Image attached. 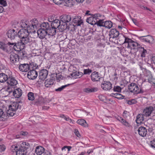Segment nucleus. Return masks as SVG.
Instances as JSON below:
<instances>
[{
	"instance_id": "obj_22",
	"label": "nucleus",
	"mask_w": 155,
	"mask_h": 155,
	"mask_svg": "<svg viewBox=\"0 0 155 155\" xmlns=\"http://www.w3.org/2000/svg\"><path fill=\"white\" fill-rule=\"evenodd\" d=\"M22 94L21 90L18 88L14 90L12 94L15 98H18L21 96Z\"/></svg>"
},
{
	"instance_id": "obj_49",
	"label": "nucleus",
	"mask_w": 155,
	"mask_h": 155,
	"mask_svg": "<svg viewBox=\"0 0 155 155\" xmlns=\"http://www.w3.org/2000/svg\"><path fill=\"white\" fill-rule=\"evenodd\" d=\"M137 102V101L135 99H131L127 101V103L129 105L135 104Z\"/></svg>"
},
{
	"instance_id": "obj_50",
	"label": "nucleus",
	"mask_w": 155,
	"mask_h": 155,
	"mask_svg": "<svg viewBox=\"0 0 155 155\" xmlns=\"http://www.w3.org/2000/svg\"><path fill=\"white\" fill-rule=\"evenodd\" d=\"M98 98L101 101L106 102V97L102 94H100L98 96Z\"/></svg>"
},
{
	"instance_id": "obj_43",
	"label": "nucleus",
	"mask_w": 155,
	"mask_h": 155,
	"mask_svg": "<svg viewBox=\"0 0 155 155\" xmlns=\"http://www.w3.org/2000/svg\"><path fill=\"white\" fill-rule=\"evenodd\" d=\"M111 96L116 97L118 99L122 98L123 96L119 93H112L111 94Z\"/></svg>"
},
{
	"instance_id": "obj_12",
	"label": "nucleus",
	"mask_w": 155,
	"mask_h": 155,
	"mask_svg": "<svg viewBox=\"0 0 155 155\" xmlns=\"http://www.w3.org/2000/svg\"><path fill=\"white\" fill-rule=\"evenodd\" d=\"M112 84L109 81H104L101 84V87L104 90L108 91L112 88Z\"/></svg>"
},
{
	"instance_id": "obj_14",
	"label": "nucleus",
	"mask_w": 155,
	"mask_h": 155,
	"mask_svg": "<svg viewBox=\"0 0 155 155\" xmlns=\"http://www.w3.org/2000/svg\"><path fill=\"white\" fill-rule=\"evenodd\" d=\"M91 77V80L94 82L99 81L101 77L100 74L95 71L92 73Z\"/></svg>"
},
{
	"instance_id": "obj_30",
	"label": "nucleus",
	"mask_w": 155,
	"mask_h": 155,
	"mask_svg": "<svg viewBox=\"0 0 155 155\" xmlns=\"http://www.w3.org/2000/svg\"><path fill=\"white\" fill-rule=\"evenodd\" d=\"M143 114H138L136 118V121L137 124L141 123L144 120Z\"/></svg>"
},
{
	"instance_id": "obj_60",
	"label": "nucleus",
	"mask_w": 155,
	"mask_h": 155,
	"mask_svg": "<svg viewBox=\"0 0 155 155\" xmlns=\"http://www.w3.org/2000/svg\"><path fill=\"white\" fill-rule=\"evenodd\" d=\"M74 133L75 135L78 137H80V135L78 131V130H77L75 129L74 130Z\"/></svg>"
},
{
	"instance_id": "obj_42",
	"label": "nucleus",
	"mask_w": 155,
	"mask_h": 155,
	"mask_svg": "<svg viewBox=\"0 0 155 155\" xmlns=\"http://www.w3.org/2000/svg\"><path fill=\"white\" fill-rule=\"evenodd\" d=\"M14 88L13 87L9 85L6 88L5 91L8 92L9 94H10L11 93H13V92L14 90Z\"/></svg>"
},
{
	"instance_id": "obj_9",
	"label": "nucleus",
	"mask_w": 155,
	"mask_h": 155,
	"mask_svg": "<svg viewBox=\"0 0 155 155\" xmlns=\"http://www.w3.org/2000/svg\"><path fill=\"white\" fill-rule=\"evenodd\" d=\"M71 19L72 17L70 15H62L60 17L61 21L63 23H65V25H64L65 27H66V28L67 26V23L69 22L71 20Z\"/></svg>"
},
{
	"instance_id": "obj_21",
	"label": "nucleus",
	"mask_w": 155,
	"mask_h": 155,
	"mask_svg": "<svg viewBox=\"0 0 155 155\" xmlns=\"http://www.w3.org/2000/svg\"><path fill=\"white\" fill-rule=\"evenodd\" d=\"M48 74V71L45 69L41 70L39 73V79L42 80H44L47 77Z\"/></svg>"
},
{
	"instance_id": "obj_52",
	"label": "nucleus",
	"mask_w": 155,
	"mask_h": 155,
	"mask_svg": "<svg viewBox=\"0 0 155 155\" xmlns=\"http://www.w3.org/2000/svg\"><path fill=\"white\" fill-rule=\"evenodd\" d=\"M122 88L119 86H115L113 88V90L114 92H120Z\"/></svg>"
},
{
	"instance_id": "obj_10",
	"label": "nucleus",
	"mask_w": 155,
	"mask_h": 155,
	"mask_svg": "<svg viewBox=\"0 0 155 155\" xmlns=\"http://www.w3.org/2000/svg\"><path fill=\"white\" fill-rule=\"evenodd\" d=\"M153 110V109L152 107H147L143 110V113L144 116L146 117H148L150 116Z\"/></svg>"
},
{
	"instance_id": "obj_29",
	"label": "nucleus",
	"mask_w": 155,
	"mask_h": 155,
	"mask_svg": "<svg viewBox=\"0 0 155 155\" xmlns=\"http://www.w3.org/2000/svg\"><path fill=\"white\" fill-rule=\"evenodd\" d=\"M8 77L5 73L0 74V82L1 83H4L7 81Z\"/></svg>"
},
{
	"instance_id": "obj_48",
	"label": "nucleus",
	"mask_w": 155,
	"mask_h": 155,
	"mask_svg": "<svg viewBox=\"0 0 155 155\" xmlns=\"http://www.w3.org/2000/svg\"><path fill=\"white\" fill-rule=\"evenodd\" d=\"M68 85H69V84L63 85L61 87L58 88L56 89H55V91L57 92H61L64 89L65 87L68 86Z\"/></svg>"
},
{
	"instance_id": "obj_33",
	"label": "nucleus",
	"mask_w": 155,
	"mask_h": 155,
	"mask_svg": "<svg viewBox=\"0 0 155 155\" xmlns=\"http://www.w3.org/2000/svg\"><path fill=\"white\" fill-rule=\"evenodd\" d=\"M116 118L120 121L124 125L129 127V124L125 119L122 118V117L118 116L116 117Z\"/></svg>"
},
{
	"instance_id": "obj_8",
	"label": "nucleus",
	"mask_w": 155,
	"mask_h": 155,
	"mask_svg": "<svg viewBox=\"0 0 155 155\" xmlns=\"http://www.w3.org/2000/svg\"><path fill=\"white\" fill-rule=\"evenodd\" d=\"M120 35L119 32L115 29H112L109 31V35L110 36L109 40L111 41L112 40V39L117 38L119 37Z\"/></svg>"
},
{
	"instance_id": "obj_11",
	"label": "nucleus",
	"mask_w": 155,
	"mask_h": 155,
	"mask_svg": "<svg viewBox=\"0 0 155 155\" xmlns=\"http://www.w3.org/2000/svg\"><path fill=\"white\" fill-rule=\"evenodd\" d=\"M18 35V33L14 29L9 30L7 33L8 37L11 39H14Z\"/></svg>"
},
{
	"instance_id": "obj_20",
	"label": "nucleus",
	"mask_w": 155,
	"mask_h": 155,
	"mask_svg": "<svg viewBox=\"0 0 155 155\" xmlns=\"http://www.w3.org/2000/svg\"><path fill=\"white\" fill-rule=\"evenodd\" d=\"M10 59L11 62L14 63L19 61V57L17 54L13 53L10 55Z\"/></svg>"
},
{
	"instance_id": "obj_4",
	"label": "nucleus",
	"mask_w": 155,
	"mask_h": 155,
	"mask_svg": "<svg viewBox=\"0 0 155 155\" xmlns=\"http://www.w3.org/2000/svg\"><path fill=\"white\" fill-rule=\"evenodd\" d=\"M28 143L25 142H23L20 144L16 151V155H26L27 149H28Z\"/></svg>"
},
{
	"instance_id": "obj_13",
	"label": "nucleus",
	"mask_w": 155,
	"mask_h": 155,
	"mask_svg": "<svg viewBox=\"0 0 155 155\" xmlns=\"http://www.w3.org/2000/svg\"><path fill=\"white\" fill-rule=\"evenodd\" d=\"M38 76V72L36 71L33 70L29 71L27 74L28 78L30 79H35Z\"/></svg>"
},
{
	"instance_id": "obj_25",
	"label": "nucleus",
	"mask_w": 155,
	"mask_h": 155,
	"mask_svg": "<svg viewBox=\"0 0 155 155\" xmlns=\"http://www.w3.org/2000/svg\"><path fill=\"white\" fill-rule=\"evenodd\" d=\"M45 151L44 148L41 146H38L36 147L35 153L37 155H41Z\"/></svg>"
},
{
	"instance_id": "obj_53",
	"label": "nucleus",
	"mask_w": 155,
	"mask_h": 155,
	"mask_svg": "<svg viewBox=\"0 0 155 155\" xmlns=\"http://www.w3.org/2000/svg\"><path fill=\"white\" fill-rule=\"evenodd\" d=\"M92 70L89 68L84 69L83 74L89 75L92 72Z\"/></svg>"
},
{
	"instance_id": "obj_15",
	"label": "nucleus",
	"mask_w": 155,
	"mask_h": 155,
	"mask_svg": "<svg viewBox=\"0 0 155 155\" xmlns=\"http://www.w3.org/2000/svg\"><path fill=\"white\" fill-rule=\"evenodd\" d=\"M80 16H75L72 18V23L75 24L76 26H80L83 23L82 20Z\"/></svg>"
},
{
	"instance_id": "obj_23",
	"label": "nucleus",
	"mask_w": 155,
	"mask_h": 155,
	"mask_svg": "<svg viewBox=\"0 0 155 155\" xmlns=\"http://www.w3.org/2000/svg\"><path fill=\"white\" fill-rule=\"evenodd\" d=\"M20 25L21 28H26L28 30H29L28 27H30L28 21L25 20H22L20 23Z\"/></svg>"
},
{
	"instance_id": "obj_63",
	"label": "nucleus",
	"mask_w": 155,
	"mask_h": 155,
	"mask_svg": "<svg viewBox=\"0 0 155 155\" xmlns=\"http://www.w3.org/2000/svg\"><path fill=\"white\" fill-rule=\"evenodd\" d=\"M104 46L103 45H101V46H97V48L98 49V50H100V48L101 49V50L102 51L103 50V49L104 48Z\"/></svg>"
},
{
	"instance_id": "obj_19",
	"label": "nucleus",
	"mask_w": 155,
	"mask_h": 155,
	"mask_svg": "<svg viewBox=\"0 0 155 155\" xmlns=\"http://www.w3.org/2000/svg\"><path fill=\"white\" fill-rule=\"evenodd\" d=\"M138 131L139 135L142 137H145L147 134V130L146 128L144 127H140Z\"/></svg>"
},
{
	"instance_id": "obj_57",
	"label": "nucleus",
	"mask_w": 155,
	"mask_h": 155,
	"mask_svg": "<svg viewBox=\"0 0 155 155\" xmlns=\"http://www.w3.org/2000/svg\"><path fill=\"white\" fill-rule=\"evenodd\" d=\"M94 16V17H95V18H96V19L97 20L98 19V20L101 17V15L100 14H96L93 15Z\"/></svg>"
},
{
	"instance_id": "obj_6",
	"label": "nucleus",
	"mask_w": 155,
	"mask_h": 155,
	"mask_svg": "<svg viewBox=\"0 0 155 155\" xmlns=\"http://www.w3.org/2000/svg\"><path fill=\"white\" fill-rule=\"evenodd\" d=\"M51 26L56 29L59 28V29L60 28L63 30L66 29L64 25H63L62 24L61 25V21L58 19H55L51 23Z\"/></svg>"
},
{
	"instance_id": "obj_56",
	"label": "nucleus",
	"mask_w": 155,
	"mask_h": 155,
	"mask_svg": "<svg viewBox=\"0 0 155 155\" xmlns=\"http://www.w3.org/2000/svg\"><path fill=\"white\" fill-rule=\"evenodd\" d=\"M0 4L3 6H5L7 5L6 2L4 0H0Z\"/></svg>"
},
{
	"instance_id": "obj_37",
	"label": "nucleus",
	"mask_w": 155,
	"mask_h": 155,
	"mask_svg": "<svg viewBox=\"0 0 155 155\" xmlns=\"http://www.w3.org/2000/svg\"><path fill=\"white\" fill-rule=\"evenodd\" d=\"M112 26L113 23L111 21H104V27L105 28L110 29L112 27Z\"/></svg>"
},
{
	"instance_id": "obj_1",
	"label": "nucleus",
	"mask_w": 155,
	"mask_h": 155,
	"mask_svg": "<svg viewBox=\"0 0 155 155\" xmlns=\"http://www.w3.org/2000/svg\"><path fill=\"white\" fill-rule=\"evenodd\" d=\"M123 40H124V43L126 44L128 48H130L131 50L133 49H137L140 47V45L138 44L137 42L134 41L128 38L125 37L121 35L120 36Z\"/></svg>"
},
{
	"instance_id": "obj_36",
	"label": "nucleus",
	"mask_w": 155,
	"mask_h": 155,
	"mask_svg": "<svg viewBox=\"0 0 155 155\" xmlns=\"http://www.w3.org/2000/svg\"><path fill=\"white\" fill-rule=\"evenodd\" d=\"M77 123L83 126L86 127L88 126V124L86 122V121L84 119H79L77 121Z\"/></svg>"
},
{
	"instance_id": "obj_64",
	"label": "nucleus",
	"mask_w": 155,
	"mask_h": 155,
	"mask_svg": "<svg viewBox=\"0 0 155 155\" xmlns=\"http://www.w3.org/2000/svg\"><path fill=\"white\" fill-rule=\"evenodd\" d=\"M28 134V132L26 131H22L20 133L21 135H24V136L26 135L27 134Z\"/></svg>"
},
{
	"instance_id": "obj_45",
	"label": "nucleus",
	"mask_w": 155,
	"mask_h": 155,
	"mask_svg": "<svg viewBox=\"0 0 155 155\" xmlns=\"http://www.w3.org/2000/svg\"><path fill=\"white\" fill-rule=\"evenodd\" d=\"M28 99L31 101H33L35 98L34 93L31 92H29L28 93Z\"/></svg>"
},
{
	"instance_id": "obj_31",
	"label": "nucleus",
	"mask_w": 155,
	"mask_h": 155,
	"mask_svg": "<svg viewBox=\"0 0 155 155\" xmlns=\"http://www.w3.org/2000/svg\"><path fill=\"white\" fill-rule=\"evenodd\" d=\"M63 3L64 5L67 7H71L74 5L73 0H63Z\"/></svg>"
},
{
	"instance_id": "obj_62",
	"label": "nucleus",
	"mask_w": 155,
	"mask_h": 155,
	"mask_svg": "<svg viewBox=\"0 0 155 155\" xmlns=\"http://www.w3.org/2000/svg\"><path fill=\"white\" fill-rule=\"evenodd\" d=\"M54 20L53 18V16H51V17H49L48 18V20L49 21L52 22V23L53 22V21H54Z\"/></svg>"
},
{
	"instance_id": "obj_17",
	"label": "nucleus",
	"mask_w": 155,
	"mask_h": 155,
	"mask_svg": "<svg viewBox=\"0 0 155 155\" xmlns=\"http://www.w3.org/2000/svg\"><path fill=\"white\" fill-rule=\"evenodd\" d=\"M19 70L22 72H27L30 68V66L28 64H20L18 66Z\"/></svg>"
},
{
	"instance_id": "obj_3",
	"label": "nucleus",
	"mask_w": 155,
	"mask_h": 155,
	"mask_svg": "<svg viewBox=\"0 0 155 155\" xmlns=\"http://www.w3.org/2000/svg\"><path fill=\"white\" fill-rule=\"evenodd\" d=\"M128 89L130 91L133 93L134 94L143 93L144 92L140 87L135 83H132L130 84L128 86Z\"/></svg>"
},
{
	"instance_id": "obj_16",
	"label": "nucleus",
	"mask_w": 155,
	"mask_h": 155,
	"mask_svg": "<svg viewBox=\"0 0 155 155\" xmlns=\"http://www.w3.org/2000/svg\"><path fill=\"white\" fill-rule=\"evenodd\" d=\"M37 34L39 37L41 39H43L48 35L47 32L45 29L40 28L37 31Z\"/></svg>"
},
{
	"instance_id": "obj_27",
	"label": "nucleus",
	"mask_w": 155,
	"mask_h": 155,
	"mask_svg": "<svg viewBox=\"0 0 155 155\" xmlns=\"http://www.w3.org/2000/svg\"><path fill=\"white\" fill-rule=\"evenodd\" d=\"M97 91V87H90L88 88H84L83 89L84 92L87 93L94 92Z\"/></svg>"
},
{
	"instance_id": "obj_26",
	"label": "nucleus",
	"mask_w": 155,
	"mask_h": 155,
	"mask_svg": "<svg viewBox=\"0 0 155 155\" xmlns=\"http://www.w3.org/2000/svg\"><path fill=\"white\" fill-rule=\"evenodd\" d=\"M56 28L53 27H49V29H48L47 32L48 35L53 36L55 35L56 32Z\"/></svg>"
},
{
	"instance_id": "obj_2",
	"label": "nucleus",
	"mask_w": 155,
	"mask_h": 155,
	"mask_svg": "<svg viewBox=\"0 0 155 155\" xmlns=\"http://www.w3.org/2000/svg\"><path fill=\"white\" fill-rule=\"evenodd\" d=\"M20 41V42H19L18 44H20V50L23 49L26 44H28L30 45L32 43L34 44L35 42V38L29 36L21 39Z\"/></svg>"
},
{
	"instance_id": "obj_46",
	"label": "nucleus",
	"mask_w": 155,
	"mask_h": 155,
	"mask_svg": "<svg viewBox=\"0 0 155 155\" xmlns=\"http://www.w3.org/2000/svg\"><path fill=\"white\" fill-rule=\"evenodd\" d=\"M19 145H12L11 147V150L12 152H15L16 154V151L18 150V148L19 147Z\"/></svg>"
},
{
	"instance_id": "obj_7",
	"label": "nucleus",
	"mask_w": 155,
	"mask_h": 155,
	"mask_svg": "<svg viewBox=\"0 0 155 155\" xmlns=\"http://www.w3.org/2000/svg\"><path fill=\"white\" fill-rule=\"evenodd\" d=\"M30 30H26L25 29H22L18 33V37L21 38V39H23L28 36L30 33L32 32H30Z\"/></svg>"
},
{
	"instance_id": "obj_24",
	"label": "nucleus",
	"mask_w": 155,
	"mask_h": 155,
	"mask_svg": "<svg viewBox=\"0 0 155 155\" xmlns=\"http://www.w3.org/2000/svg\"><path fill=\"white\" fill-rule=\"evenodd\" d=\"M86 21L89 24L92 25H94L96 24V23H97V20L95 17H94V15H92L91 16L87 19Z\"/></svg>"
},
{
	"instance_id": "obj_38",
	"label": "nucleus",
	"mask_w": 155,
	"mask_h": 155,
	"mask_svg": "<svg viewBox=\"0 0 155 155\" xmlns=\"http://www.w3.org/2000/svg\"><path fill=\"white\" fill-rule=\"evenodd\" d=\"M53 84V81L52 79L46 80L44 83L45 86L46 87H48L51 86Z\"/></svg>"
},
{
	"instance_id": "obj_5",
	"label": "nucleus",
	"mask_w": 155,
	"mask_h": 155,
	"mask_svg": "<svg viewBox=\"0 0 155 155\" xmlns=\"http://www.w3.org/2000/svg\"><path fill=\"white\" fill-rule=\"evenodd\" d=\"M31 25H30V27H29L28 29L30 30V32H32L35 31V29H37L40 26V24L39 21L36 19H32L31 21Z\"/></svg>"
},
{
	"instance_id": "obj_51",
	"label": "nucleus",
	"mask_w": 155,
	"mask_h": 155,
	"mask_svg": "<svg viewBox=\"0 0 155 155\" xmlns=\"http://www.w3.org/2000/svg\"><path fill=\"white\" fill-rule=\"evenodd\" d=\"M104 21H103V20L102 19H99L98 20H97V23L96 24H97V25L99 26H103L104 24Z\"/></svg>"
},
{
	"instance_id": "obj_59",
	"label": "nucleus",
	"mask_w": 155,
	"mask_h": 155,
	"mask_svg": "<svg viewBox=\"0 0 155 155\" xmlns=\"http://www.w3.org/2000/svg\"><path fill=\"white\" fill-rule=\"evenodd\" d=\"M5 146L3 144L0 145V152H2L5 150Z\"/></svg>"
},
{
	"instance_id": "obj_58",
	"label": "nucleus",
	"mask_w": 155,
	"mask_h": 155,
	"mask_svg": "<svg viewBox=\"0 0 155 155\" xmlns=\"http://www.w3.org/2000/svg\"><path fill=\"white\" fill-rule=\"evenodd\" d=\"M150 145L152 147L155 148V140H153L150 141Z\"/></svg>"
},
{
	"instance_id": "obj_28",
	"label": "nucleus",
	"mask_w": 155,
	"mask_h": 155,
	"mask_svg": "<svg viewBox=\"0 0 155 155\" xmlns=\"http://www.w3.org/2000/svg\"><path fill=\"white\" fill-rule=\"evenodd\" d=\"M19 44V42L18 43H11L10 42H8L7 43V45H8L11 46V47L13 46V48L14 50L18 51V50L17 49V48H19V49H20V44Z\"/></svg>"
},
{
	"instance_id": "obj_32",
	"label": "nucleus",
	"mask_w": 155,
	"mask_h": 155,
	"mask_svg": "<svg viewBox=\"0 0 155 155\" xmlns=\"http://www.w3.org/2000/svg\"><path fill=\"white\" fill-rule=\"evenodd\" d=\"M138 50L139 51L140 56L142 57H144L147 53V51L143 47H142L140 45V47L138 48Z\"/></svg>"
},
{
	"instance_id": "obj_44",
	"label": "nucleus",
	"mask_w": 155,
	"mask_h": 155,
	"mask_svg": "<svg viewBox=\"0 0 155 155\" xmlns=\"http://www.w3.org/2000/svg\"><path fill=\"white\" fill-rule=\"evenodd\" d=\"M83 73L81 72H76L72 74V75L75 76V78H79L81 77Z\"/></svg>"
},
{
	"instance_id": "obj_55",
	"label": "nucleus",
	"mask_w": 155,
	"mask_h": 155,
	"mask_svg": "<svg viewBox=\"0 0 155 155\" xmlns=\"http://www.w3.org/2000/svg\"><path fill=\"white\" fill-rule=\"evenodd\" d=\"M72 148V147L70 146H65L63 147L61 149L62 150H65L66 148H67L68 150V151L69 152Z\"/></svg>"
},
{
	"instance_id": "obj_34",
	"label": "nucleus",
	"mask_w": 155,
	"mask_h": 155,
	"mask_svg": "<svg viewBox=\"0 0 155 155\" xmlns=\"http://www.w3.org/2000/svg\"><path fill=\"white\" fill-rule=\"evenodd\" d=\"M41 28L45 29L47 31L50 27V25L48 22H43L41 24H40V26Z\"/></svg>"
},
{
	"instance_id": "obj_18",
	"label": "nucleus",
	"mask_w": 155,
	"mask_h": 155,
	"mask_svg": "<svg viewBox=\"0 0 155 155\" xmlns=\"http://www.w3.org/2000/svg\"><path fill=\"white\" fill-rule=\"evenodd\" d=\"M7 83L8 84L12 86L16 85L18 84L17 81L15 78L10 76H8Z\"/></svg>"
},
{
	"instance_id": "obj_54",
	"label": "nucleus",
	"mask_w": 155,
	"mask_h": 155,
	"mask_svg": "<svg viewBox=\"0 0 155 155\" xmlns=\"http://www.w3.org/2000/svg\"><path fill=\"white\" fill-rule=\"evenodd\" d=\"M63 0H53V1L56 4L60 5L63 2Z\"/></svg>"
},
{
	"instance_id": "obj_39",
	"label": "nucleus",
	"mask_w": 155,
	"mask_h": 155,
	"mask_svg": "<svg viewBox=\"0 0 155 155\" xmlns=\"http://www.w3.org/2000/svg\"><path fill=\"white\" fill-rule=\"evenodd\" d=\"M154 39L153 37L150 35L146 36L145 42L149 43H152L153 42Z\"/></svg>"
},
{
	"instance_id": "obj_41",
	"label": "nucleus",
	"mask_w": 155,
	"mask_h": 155,
	"mask_svg": "<svg viewBox=\"0 0 155 155\" xmlns=\"http://www.w3.org/2000/svg\"><path fill=\"white\" fill-rule=\"evenodd\" d=\"M15 111H13V110L9 107V109L7 111V115L8 116H13L15 114Z\"/></svg>"
},
{
	"instance_id": "obj_40",
	"label": "nucleus",
	"mask_w": 155,
	"mask_h": 155,
	"mask_svg": "<svg viewBox=\"0 0 155 155\" xmlns=\"http://www.w3.org/2000/svg\"><path fill=\"white\" fill-rule=\"evenodd\" d=\"M0 48L5 51L7 52H8V51L7 48V45L1 42H0Z\"/></svg>"
},
{
	"instance_id": "obj_61",
	"label": "nucleus",
	"mask_w": 155,
	"mask_h": 155,
	"mask_svg": "<svg viewBox=\"0 0 155 155\" xmlns=\"http://www.w3.org/2000/svg\"><path fill=\"white\" fill-rule=\"evenodd\" d=\"M139 38L141 41L143 42H145L146 36L140 37Z\"/></svg>"
},
{
	"instance_id": "obj_35",
	"label": "nucleus",
	"mask_w": 155,
	"mask_h": 155,
	"mask_svg": "<svg viewBox=\"0 0 155 155\" xmlns=\"http://www.w3.org/2000/svg\"><path fill=\"white\" fill-rule=\"evenodd\" d=\"M18 104L17 102H15L10 105L9 107L11 109L13 110V111H15L18 109Z\"/></svg>"
},
{
	"instance_id": "obj_47",
	"label": "nucleus",
	"mask_w": 155,
	"mask_h": 155,
	"mask_svg": "<svg viewBox=\"0 0 155 155\" xmlns=\"http://www.w3.org/2000/svg\"><path fill=\"white\" fill-rule=\"evenodd\" d=\"M148 80L150 83L155 85V79L153 78L151 75L149 76Z\"/></svg>"
}]
</instances>
